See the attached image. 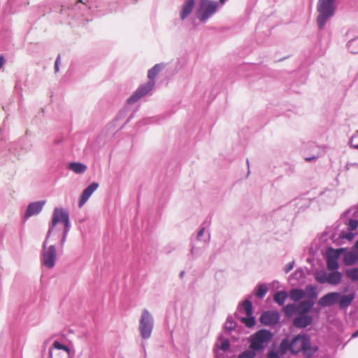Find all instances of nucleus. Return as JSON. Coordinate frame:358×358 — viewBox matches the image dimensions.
Here are the masks:
<instances>
[{"mask_svg": "<svg viewBox=\"0 0 358 358\" xmlns=\"http://www.w3.org/2000/svg\"><path fill=\"white\" fill-rule=\"evenodd\" d=\"M59 222H62L64 225L60 240L61 248H63L71 228L69 213L66 209L55 208L52 213L51 222L49 223L47 236L43 243V248L41 250V263L48 268H52L56 264V247L55 245H50L49 246L47 245L48 239L52 234L57 235L58 237H59V234H57L58 229L56 228L57 224Z\"/></svg>", "mask_w": 358, "mask_h": 358, "instance_id": "nucleus-1", "label": "nucleus"}, {"mask_svg": "<svg viewBox=\"0 0 358 358\" xmlns=\"http://www.w3.org/2000/svg\"><path fill=\"white\" fill-rule=\"evenodd\" d=\"M162 66L159 64H155L151 68L148 73V77L150 80L141 85H140L135 92L127 99V102L128 104H134L136 103L140 99L143 98L150 92L155 85L154 78L161 71Z\"/></svg>", "mask_w": 358, "mask_h": 358, "instance_id": "nucleus-2", "label": "nucleus"}, {"mask_svg": "<svg viewBox=\"0 0 358 358\" xmlns=\"http://www.w3.org/2000/svg\"><path fill=\"white\" fill-rule=\"evenodd\" d=\"M317 350V347L311 346L310 337L306 334L297 335L291 341V353L293 355L303 352L306 358H310Z\"/></svg>", "mask_w": 358, "mask_h": 358, "instance_id": "nucleus-3", "label": "nucleus"}, {"mask_svg": "<svg viewBox=\"0 0 358 358\" xmlns=\"http://www.w3.org/2000/svg\"><path fill=\"white\" fill-rule=\"evenodd\" d=\"M336 9V0H318L317 23L320 29H322L327 22L334 15Z\"/></svg>", "mask_w": 358, "mask_h": 358, "instance_id": "nucleus-4", "label": "nucleus"}, {"mask_svg": "<svg viewBox=\"0 0 358 358\" xmlns=\"http://www.w3.org/2000/svg\"><path fill=\"white\" fill-rule=\"evenodd\" d=\"M220 6L217 1L200 0L195 15L201 22L205 23L215 14Z\"/></svg>", "mask_w": 358, "mask_h": 358, "instance_id": "nucleus-5", "label": "nucleus"}, {"mask_svg": "<svg viewBox=\"0 0 358 358\" xmlns=\"http://www.w3.org/2000/svg\"><path fill=\"white\" fill-rule=\"evenodd\" d=\"M272 337L273 335L269 331L265 329L259 330L250 336L249 348L254 350L256 352L263 351L272 339Z\"/></svg>", "mask_w": 358, "mask_h": 358, "instance_id": "nucleus-6", "label": "nucleus"}, {"mask_svg": "<svg viewBox=\"0 0 358 358\" xmlns=\"http://www.w3.org/2000/svg\"><path fill=\"white\" fill-rule=\"evenodd\" d=\"M153 327L154 319L151 313L147 309L143 310L139 321V331L143 339L150 338Z\"/></svg>", "mask_w": 358, "mask_h": 358, "instance_id": "nucleus-7", "label": "nucleus"}, {"mask_svg": "<svg viewBox=\"0 0 358 358\" xmlns=\"http://www.w3.org/2000/svg\"><path fill=\"white\" fill-rule=\"evenodd\" d=\"M315 280L320 283H328L331 285H337L342 280V274L338 271L327 272L325 270L317 271L315 274Z\"/></svg>", "mask_w": 358, "mask_h": 358, "instance_id": "nucleus-8", "label": "nucleus"}, {"mask_svg": "<svg viewBox=\"0 0 358 358\" xmlns=\"http://www.w3.org/2000/svg\"><path fill=\"white\" fill-rule=\"evenodd\" d=\"M73 352L66 345H63L58 341H55L49 349L50 358H71Z\"/></svg>", "mask_w": 358, "mask_h": 358, "instance_id": "nucleus-9", "label": "nucleus"}, {"mask_svg": "<svg viewBox=\"0 0 358 358\" xmlns=\"http://www.w3.org/2000/svg\"><path fill=\"white\" fill-rule=\"evenodd\" d=\"M349 212H346L344 215H343V217L341 219L343 220L345 224L347 225V229L349 231L348 232L346 231H341L339 234V237L341 239H345L348 241H352L355 236V234H353V231L357 229L358 227V220L356 217H350V218H346L347 214H348Z\"/></svg>", "mask_w": 358, "mask_h": 358, "instance_id": "nucleus-10", "label": "nucleus"}, {"mask_svg": "<svg viewBox=\"0 0 358 358\" xmlns=\"http://www.w3.org/2000/svg\"><path fill=\"white\" fill-rule=\"evenodd\" d=\"M280 316L278 311L268 310L261 315L260 320L262 324L268 326H274L280 321Z\"/></svg>", "mask_w": 358, "mask_h": 358, "instance_id": "nucleus-11", "label": "nucleus"}, {"mask_svg": "<svg viewBox=\"0 0 358 358\" xmlns=\"http://www.w3.org/2000/svg\"><path fill=\"white\" fill-rule=\"evenodd\" d=\"M340 296V292H334L328 293L319 299L318 305L321 307H330L338 302Z\"/></svg>", "mask_w": 358, "mask_h": 358, "instance_id": "nucleus-12", "label": "nucleus"}, {"mask_svg": "<svg viewBox=\"0 0 358 358\" xmlns=\"http://www.w3.org/2000/svg\"><path fill=\"white\" fill-rule=\"evenodd\" d=\"M98 187L99 183L93 182L83 191L78 201V206L80 208L84 206Z\"/></svg>", "mask_w": 358, "mask_h": 358, "instance_id": "nucleus-13", "label": "nucleus"}, {"mask_svg": "<svg viewBox=\"0 0 358 358\" xmlns=\"http://www.w3.org/2000/svg\"><path fill=\"white\" fill-rule=\"evenodd\" d=\"M45 201H38L30 203L25 211L24 217L26 218L38 215L43 208Z\"/></svg>", "mask_w": 358, "mask_h": 358, "instance_id": "nucleus-14", "label": "nucleus"}, {"mask_svg": "<svg viewBox=\"0 0 358 358\" xmlns=\"http://www.w3.org/2000/svg\"><path fill=\"white\" fill-rule=\"evenodd\" d=\"M313 322V317L308 315L300 314L293 320V325L296 328L303 329L310 325Z\"/></svg>", "mask_w": 358, "mask_h": 358, "instance_id": "nucleus-15", "label": "nucleus"}, {"mask_svg": "<svg viewBox=\"0 0 358 358\" xmlns=\"http://www.w3.org/2000/svg\"><path fill=\"white\" fill-rule=\"evenodd\" d=\"M195 6V0H186L183 3L180 11V17L182 20H185L193 11Z\"/></svg>", "mask_w": 358, "mask_h": 358, "instance_id": "nucleus-16", "label": "nucleus"}, {"mask_svg": "<svg viewBox=\"0 0 358 358\" xmlns=\"http://www.w3.org/2000/svg\"><path fill=\"white\" fill-rule=\"evenodd\" d=\"M355 298V293H350L345 295H341L338 301V306L341 310L347 309L352 303Z\"/></svg>", "mask_w": 358, "mask_h": 358, "instance_id": "nucleus-17", "label": "nucleus"}, {"mask_svg": "<svg viewBox=\"0 0 358 358\" xmlns=\"http://www.w3.org/2000/svg\"><path fill=\"white\" fill-rule=\"evenodd\" d=\"M314 306L313 300L302 301L297 306V313L306 315Z\"/></svg>", "mask_w": 358, "mask_h": 358, "instance_id": "nucleus-18", "label": "nucleus"}, {"mask_svg": "<svg viewBox=\"0 0 358 358\" xmlns=\"http://www.w3.org/2000/svg\"><path fill=\"white\" fill-rule=\"evenodd\" d=\"M69 169L77 174H81L86 171L87 167L81 162H71L69 164Z\"/></svg>", "mask_w": 358, "mask_h": 358, "instance_id": "nucleus-19", "label": "nucleus"}, {"mask_svg": "<svg viewBox=\"0 0 358 358\" xmlns=\"http://www.w3.org/2000/svg\"><path fill=\"white\" fill-rule=\"evenodd\" d=\"M287 299V293L285 291H278L273 295V301L279 306H283Z\"/></svg>", "mask_w": 358, "mask_h": 358, "instance_id": "nucleus-20", "label": "nucleus"}, {"mask_svg": "<svg viewBox=\"0 0 358 358\" xmlns=\"http://www.w3.org/2000/svg\"><path fill=\"white\" fill-rule=\"evenodd\" d=\"M344 261L346 265H352L358 261V253L351 251L345 255Z\"/></svg>", "mask_w": 358, "mask_h": 358, "instance_id": "nucleus-21", "label": "nucleus"}, {"mask_svg": "<svg viewBox=\"0 0 358 358\" xmlns=\"http://www.w3.org/2000/svg\"><path fill=\"white\" fill-rule=\"evenodd\" d=\"M305 296V292L301 289H292L289 292V297L294 301H299Z\"/></svg>", "mask_w": 358, "mask_h": 358, "instance_id": "nucleus-22", "label": "nucleus"}, {"mask_svg": "<svg viewBox=\"0 0 358 358\" xmlns=\"http://www.w3.org/2000/svg\"><path fill=\"white\" fill-rule=\"evenodd\" d=\"M287 351L291 352V342L288 340V338L283 339L278 348V352L280 355H284L287 353Z\"/></svg>", "mask_w": 358, "mask_h": 358, "instance_id": "nucleus-23", "label": "nucleus"}, {"mask_svg": "<svg viewBox=\"0 0 358 358\" xmlns=\"http://www.w3.org/2000/svg\"><path fill=\"white\" fill-rule=\"evenodd\" d=\"M327 268L330 271H337L339 265L337 258L334 257H329L327 261Z\"/></svg>", "mask_w": 358, "mask_h": 358, "instance_id": "nucleus-24", "label": "nucleus"}, {"mask_svg": "<svg viewBox=\"0 0 358 358\" xmlns=\"http://www.w3.org/2000/svg\"><path fill=\"white\" fill-rule=\"evenodd\" d=\"M306 293L310 298H311V300L313 301V299H316L318 295L317 287L312 285H308L306 287Z\"/></svg>", "mask_w": 358, "mask_h": 358, "instance_id": "nucleus-25", "label": "nucleus"}, {"mask_svg": "<svg viewBox=\"0 0 358 358\" xmlns=\"http://www.w3.org/2000/svg\"><path fill=\"white\" fill-rule=\"evenodd\" d=\"M283 311L287 317H291L294 313L297 312V306L294 304H287L284 307Z\"/></svg>", "mask_w": 358, "mask_h": 358, "instance_id": "nucleus-26", "label": "nucleus"}, {"mask_svg": "<svg viewBox=\"0 0 358 358\" xmlns=\"http://www.w3.org/2000/svg\"><path fill=\"white\" fill-rule=\"evenodd\" d=\"M236 322L234 320L232 317H228L224 324L225 330L231 331L235 330L236 327Z\"/></svg>", "mask_w": 358, "mask_h": 358, "instance_id": "nucleus-27", "label": "nucleus"}, {"mask_svg": "<svg viewBox=\"0 0 358 358\" xmlns=\"http://www.w3.org/2000/svg\"><path fill=\"white\" fill-rule=\"evenodd\" d=\"M347 276L353 281H358V267L346 271Z\"/></svg>", "mask_w": 358, "mask_h": 358, "instance_id": "nucleus-28", "label": "nucleus"}, {"mask_svg": "<svg viewBox=\"0 0 358 358\" xmlns=\"http://www.w3.org/2000/svg\"><path fill=\"white\" fill-rule=\"evenodd\" d=\"M268 287L266 285H259L257 287V291L256 296L259 299H263L267 293Z\"/></svg>", "mask_w": 358, "mask_h": 358, "instance_id": "nucleus-29", "label": "nucleus"}, {"mask_svg": "<svg viewBox=\"0 0 358 358\" xmlns=\"http://www.w3.org/2000/svg\"><path fill=\"white\" fill-rule=\"evenodd\" d=\"M256 356V352L249 348L248 350L241 353L237 358H254Z\"/></svg>", "mask_w": 358, "mask_h": 358, "instance_id": "nucleus-30", "label": "nucleus"}, {"mask_svg": "<svg viewBox=\"0 0 358 358\" xmlns=\"http://www.w3.org/2000/svg\"><path fill=\"white\" fill-rule=\"evenodd\" d=\"M243 306L247 316L252 315V304L250 300H245L243 302Z\"/></svg>", "mask_w": 358, "mask_h": 358, "instance_id": "nucleus-31", "label": "nucleus"}, {"mask_svg": "<svg viewBox=\"0 0 358 358\" xmlns=\"http://www.w3.org/2000/svg\"><path fill=\"white\" fill-rule=\"evenodd\" d=\"M241 320L248 327H252L255 324V319L252 315L247 316L246 317H242Z\"/></svg>", "mask_w": 358, "mask_h": 358, "instance_id": "nucleus-32", "label": "nucleus"}, {"mask_svg": "<svg viewBox=\"0 0 358 358\" xmlns=\"http://www.w3.org/2000/svg\"><path fill=\"white\" fill-rule=\"evenodd\" d=\"M358 46V38L352 39L348 43V48L352 53H358V49L355 48Z\"/></svg>", "mask_w": 358, "mask_h": 358, "instance_id": "nucleus-33", "label": "nucleus"}, {"mask_svg": "<svg viewBox=\"0 0 358 358\" xmlns=\"http://www.w3.org/2000/svg\"><path fill=\"white\" fill-rule=\"evenodd\" d=\"M350 144L354 148L358 149V130L351 137Z\"/></svg>", "mask_w": 358, "mask_h": 358, "instance_id": "nucleus-34", "label": "nucleus"}, {"mask_svg": "<svg viewBox=\"0 0 358 358\" xmlns=\"http://www.w3.org/2000/svg\"><path fill=\"white\" fill-rule=\"evenodd\" d=\"M230 342L228 338H225L221 341L219 348L223 351H227L229 349Z\"/></svg>", "mask_w": 358, "mask_h": 358, "instance_id": "nucleus-35", "label": "nucleus"}, {"mask_svg": "<svg viewBox=\"0 0 358 358\" xmlns=\"http://www.w3.org/2000/svg\"><path fill=\"white\" fill-rule=\"evenodd\" d=\"M294 261H292L291 262H289L288 264H287L285 267H284V271L286 273H288L290 271H292L294 268Z\"/></svg>", "mask_w": 358, "mask_h": 358, "instance_id": "nucleus-36", "label": "nucleus"}, {"mask_svg": "<svg viewBox=\"0 0 358 358\" xmlns=\"http://www.w3.org/2000/svg\"><path fill=\"white\" fill-rule=\"evenodd\" d=\"M267 358H281L278 352L271 350L267 354Z\"/></svg>", "mask_w": 358, "mask_h": 358, "instance_id": "nucleus-37", "label": "nucleus"}, {"mask_svg": "<svg viewBox=\"0 0 358 358\" xmlns=\"http://www.w3.org/2000/svg\"><path fill=\"white\" fill-rule=\"evenodd\" d=\"M204 232H205V227H201V229L198 231L197 236H196V238L198 241H201L202 240L201 237L203 236Z\"/></svg>", "mask_w": 358, "mask_h": 358, "instance_id": "nucleus-38", "label": "nucleus"}, {"mask_svg": "<svg viewBox=\"0 0 358 358\" xmlns=\"http://www.w3.org/2000/svg\"><path fill=\"white\" fill-rule=\"evenodd\" d=\"M60 59H61V57L59 55L57 57V59H56L55 62V71L56 73L59 71V63H60Z\"/></svg>", "mask_w": 358, "mask_h": 358, "instance_id": "nucleus-39", "label": "nucleus"}, {"mask_svg": "<svg viewBox=\"0 0 358 358\" xmlns=\"http://www.w3.org/2000/svg\"><path fill=\"white\" fill-rule=\"evenodd\" d=\"M352 167H356L357 168L358 167V164L357 163H352V162H348L345 165V169L347 170H349Z\"/></svg>", "mask_w": 358, "mask_h": 358, "instance_id": "nucleus-40", "label": "nucleus"}, {"mask_svg": "<svg viewBox=\"0 0 358 358\" xmlns=\"http://www.w3.org/2000/svg\"><path fill=\"white\" fill-rule=\"evenodd\" d=\"M5 63V59L3 55L0 56V69L3 66V64Z\"/></svg>", "mask_w": 358, "mask_h": 358, "instance_id": "nucleus-41", "label": "nucleus"}, {"mask_svg": "<svg viewBox=\"0 0 358 358\" xmlns=\"http://www.w3.org/2000/svg\"><path fill=\"white\" fill-rule=\"evenodd\" d=\"M317 157L316 156H312V157H306L305 159L306 161L307 162H311L313 160H315L316 159Z\"/></svg>", "mask_w": 358, "mask_h": 358, "instance_id": "nucleus-42", "label": "nucleus"}, {"mask_svg": "<svg viewBox=\"0 0 358 358\" xmlns=\"http://www.w3.org/2000/svg\"><path fill=\"white\" fill-rule=\"evenodd\" d=\"M210 234H208L206 238L204 239L203 241L206 244H208L210 242Z\"/></svg>", "mask_w": 358, "mask_h": 358, "instance_id": "nucleus-43", "label": "nucleus"}, {"mask_svg": "<svg viewBox=\"0 0 358 358\" xmlns=\"http://www.w3.org/2000/svg\"><path fill=\"white\" fill-rule=\"evenodd\" d=\"M358 337V329L355 331L352 334L351 338H357Z\"/></svg>", "mask_w": 358, "mask_h": 358, "instance_id": "nucleus-44", "label": "nucleus"}, {"mask_svg": "<svg viewBox=\"0 0 358 358\" xmlns=\"http://www.w3.org/2000/svg\"><path fill=\"white\" fill-rule=\"evenodd\" d=\"M191 254L192 255H194V252H195V248L194 247H192V249H191V251H190Z\"/></svg>", "mask_w": 358, "mask_h": 358, "instance_id": "nucleus-45", "label": "nucleus"}, {"mask_svg": "<svg viewBox=\"0 0 358 358\" xmlns=\"http://www.w3.org/2000/svg\"><path fill=\"white\" fill-rule=\"evenodd\" d=\"M354 248L358 251V240L356 241Z\"/></svg>", "mask_w": 358, "mask_h": 358, "instance_id": "nucleus-46", "label": "nucleus"}, {"mask_svg": "<svg viewBox=\"0 0 358 358\" xmlns=\"http://www.w3.org/2000/svg\"><path fill=\"white\" fill-rule=\"evenodd\" d=\"M184 275H185V271H181V272L180 273V278H182V277L184 276Z\"/></svg>", "mask_w": 358, "mask_h": 358, "instance_id": "nucleus-47", "label": "nucleus"}, {"mask_svg": "<svg viewBox=\"0 0 358 358\" xmlns=\"http://www.w3.org/2000/svg\"><path fill=\"white\" fill-rule=\"evenodd\" d=\"M227 0H220V3L223 5Z\"/></svg>", "mask_w": 358, "mask_h": 358, "instance_id": "nucleus-48", "label": "nucleus"}]
</instances>
